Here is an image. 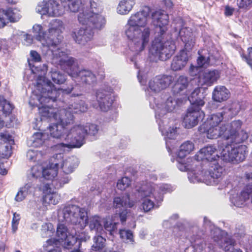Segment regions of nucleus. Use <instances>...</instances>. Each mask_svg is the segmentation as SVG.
Returning a JSON list of instances; mask_svg holds the SVG:
<instances>
[{"label":"nucleus","instance_id":"3","mask_svg":"<svg viewBox=\"0 0 252 252\" xmlns=\"http://www.w3.org/2000/svg\"><path fill=\"white\" fill-rule=\"evenodd\" d=\"M151 12L149 7L144 6L131 15L125 27L129 49L136 56L145 49L153 34V30L147 26Z\"/></svg>","mask_w":252,"mask_h":252},{"label":"nucleus","instance_id":"23","mask_svg":"<svg viewBox=\"0 0 252 252\" xmlns=\"http://www.w3.org/2000/svg\"><path fill=\"white\" fill-rule=\"evenodd\" d=\"M195 158L197 161H207L208 165L217 161L220 156L216 147L208 145L201 149L196 155Z\"/></svg>","mask_w":252,"mask_h":252},{"label":"nucleus","instance_id":"14","mask_svg":"<svg viewBox=\"0 0 252 252\" xmlns=\"http://www.w3.org/2000/svg\"><path fill=\"white\" fill-rule=\"evenodd\" d=\"M225 232L218 228H214L211 230V236L216 242L225 252H243L240 249H235L233 246L235 241L229 237L224 236Z\"/></svg>","mask_w":252,"mask_h":252},{"label":"nucleus","instance_id":"31","mask_svg":"<svg viewBox=\"0 0 252 252\" xmlns=\"http://www.w3.org/2000/svg\"><path fill=\"white\" fill-rule=\"evenodd\" d=\"M200 90L201 89L199 87L196 88L189 97V100L191 104L190 107L200 108L204 105V95L203 93H201Z\"/></svg>","mask_w":252,"mask_h":252},{"label":"nucleus","instance_id":"40","mask_svg":"<svg viewBox=\"0 0 252 252\" xmlns=\"http://www.w3.org/2000/svg\"><path fill=\"white\" fill-rule=\"evenodd\" d=\"M195 252H203L206 244L200 235L193 234L189 239Z\"/></svg>","mask_w":252,"mask_h":252},{"label":"nucleus","instance_id":"48","mask_svg":"<svg viewBox=\"0 0 252 252\" xmlns=\"http://www.w3.org/2000/svg\"><path fill=\"white\" fill-rule=\"evenodd\" d=\"M94 244L92 246V249L94 251H97L101 250L104 247L105 239H104L100 234H98L94 237Z\"/></svg>","mask_w":252,"mask_h":252},{"label":"nucleus","instance_id":"2","mask_svg":"<svg viewBox=\"0 0 252 252\" xmlns=\"http://www.w3.org/2000/svg\"><path fill=\"white\" fill-rule=\"evenodd\" d=\"M33 71L37 72L40 74L36 80L35 88L32 91L29 100L30 105L38 107L39 112L42 117H47L54 119L57 121L55 124L50 125L48 129V134L51 137L54 138H64L69 144L70 140L66 138L67 134H65V126L70 124H65L62 122L61 118L62 115L58 112L57 108L50 107L47 103L55 102L61 93L69 94L73 88L70 87L66 89H57L52 83L46 79L44 76L47 71V66L43 64L42 67L35 66L32 69Z\"/></svg>","mask_w":252,"mask_h":252},{"label":"nucleus","instance_id":"49","mask_svg":"<svg viewBox=\"0 0 252 252\" xmlns=\"http://www.w3.org/2000/svg\"><path fill=\"white\" fill-rule=\"evenodd\" d=\"M28 158L32 161H39L41 160L42 154L38 150H29L27 154Z\"/></svg>","mask_w":252,"mask_h":252},{"label":"nucleus","instance_id":"36","mask_svg":"<svg viewBox=\"0 0 252 252\" xmlns=\"http://www.w3.org/2000/svg\"><path fill=\"white\" fill-rule=\"evenodd\" d=\"M35 187L33 185L29 183L20 188L16 194L15 200L17 202H21L26 199L27 196L34 192Z\"/></svg>","mask_w":252,"mask_h":252},{"label":"nucleus","instance_id":"27","mask_svg":"<svg viewBox=\"0 0 252 252\" xmlns=\"http://www.w3.org/2000/svg\"><path fill=\"white\" fill-rule=\"evenodd\" d=\"M205 130L208 138L217 139L218 137H222L226 139H228V135L226 134V125L206 126Z\"/></svg>","mask_w":252,"mask_h":252},{"label":"nucleus","instance_id":"21","mask_svg":"<svg viewBox=\"0 0 252 252\" xmlns=\"http://www.w3.org/2000/svg\"><path fill=\"white\" fill-rule=\"evenodd\" d=\"M83 25H85L86 27H82L73 32L72 36L76 42L85 45L93 39L94 33L93 30L97 29L93 28L86 24Z\"/></svg>","mask_w":252,"mask_h":252},{"label":"nucleus","instance_id":"10","mask_svg":"<svg viewBox=\"0 0 252 252\" xmlns=\"http://www.w3.org/2000/svg\"><path fill=\"white\" fill-rule=\"evenodd\" d=\"M180 38L185 44L183 49L172 60L171 67L172 70L177 71L182 69L189 60L188 51L191 50L195 44V36L190 28L183 27L179 31Z\"/></svg>","mask_w":252,"mask_h":252},{"label":"nucleus","instance_id":"8","mask_svg":"<svg viewBox=\"0 0 252 252\" xmlns=\"http://www.w3.org/2000/svg\"><path fill=\"white\" fill-rule=\"evenodd\" d=\"M97 126L94 124H87L86 125H77L70 130L66 138L70 140L69 144L60 143L56 146L57 149L64 151V149L80 148L84 143L86 135H95L98 132Z\"/></svg>","mask_w":252,"mask_h":252},{"label":"nucleus","instance_id":"50","mask_svg":"<svg viewBox=\"0 0 252 252\" xmlns=\"http://www.w3.org/2000/svg\"><path fill=\"white\" fill-rule=\"evenodd\" d=\"M120 235L123 240L126 243H133L134 240L133 238V234L129 230L121 229L120 230Z\"/></svg>","mask_w":252,"mask_h":252},{"label":"nucleus","instance_id":"63","mask_svg":"<svg viewBox=\"0 0 252 252\" xmlns=\"http://www.w3.org/2000/svg\"><path fill=\"white\" fill-rule=\"evenodd\" d=\"M234 11V9L233 8L227 6L225 8V14L226 16H231L232 15Z\"/></svg>","mask_w":252,"mask_h":252},{"label":"nucleus","instance_id":"29","mask_svg":"<svg viewBox=\"0 0 252 252\" xmlns=\"http://www.w3.org/2000/svg\"><path fill=\"white\" fill-rule=\"evenodd\" d=\"M48 16L51 17H60L65 13L64 7L55 0H49L47 1Z\"/></svg>","mask_w":252,"mask_h":252},{"label":"nucleus","instance_id":"58","mask_svg":"<svg viewBox=\"0 0 252 252\" xmlns=\"http://www.w3.org/2000/svg\"><path fill=\"white\" fill-rule=\"evenodd\" d=\"M248 64H252V48H248L247 54L246 55L243 54L241 55Z\"/></svg>","mask_w":252,"mask_h":252},{"label":"nucleus","instance_id":"19","mask_svg":"<svg viewBox=\"0 0 252 252\" xmlns=\"http://www.w3.org/2000/svg\"><path fill=\"white\" fill-rule=\"evenodd\" d=\"M62 153H60L56 154L51 158L49 166L43 168L41 178L52 181L53 183V181L57 176L59 164L62 160Z\"/></svg>","mask_w":252,"mask_h":252},{"label":"nucleus","instance_id":"6","mask_svg":"<svg viewBox=\"0 0 252 252\" xmlns=\"http://www.w3.org/2000/svg\"><path fill=\"white\" fill-rule=\"evenodd\" d=\"M173 190L170 185H157L152 182H145L137 187L139 195L144 198L142 207L145 212L150 211L154 207L163 200V194ZM158 206L159 205H158Z\"/></svg>","mask_w":252,"mask_h":252},{"label":"nucleus","instance_id":"47","mask_svg":"<svg viewBox=\"0 0 252 252\" xmlns=\"http://www.w3.org/2000/svg\"><path fill=\"white\" fill-rule=\"evenodd\" d=\"M54 232L53 225L51 223L46 222L42 225L40 234L43 238L51 236Z\"/></svg>","mask_w":252,"mask_h":252},{"label":"nucleus","instance_id":"35","mask_svg":"<svg viewBox=\"0 0 252 252\" xmlns=\"http://www.w3.org/2000/svg\"><path fill=\"white\" fill-rule=\"evenodd\" d=\"M189 84V80L187 77L185 76H179L172 88L173 93L174 94L184 93L186 91Z\"/></svg>","mask_w":252,"mask_h":252},{"label":"nucleus","instance_id":"37","mask_svg":"<svg viewBox=\"0 0 252 252\" xmlns=\"http://www.w3.org/2000/svg\"><path fill=\"white\" fill-rule=\"evenodd\" d=\"M49 139L48 132H36L32 137V143L31 144L32 146L35 147H40L44 144L47 145V143Z\"/></svg>","mask_w":252,"mask_h":252},{"label":"nucleus","instance_id":"62","mask_svg":"<svg viewBox=\"0 0 252 252\" xmlns=\"http://www.w3.org/2000/svg\"><path fill=\"white\" fill-rule=\"evenodd\" d=\"M127 214L126 210H125L120 213L119 216L122 223H124L126 220Z\"/></svg>","mask_w":252,"mask_h":252},{"label":"nucleus","instance_id":"43","mask_svg":"<svg viewBox=\"0 0 252 252\" xmlns=\"http://www.w3.org/2000/svg\"><path fill=\"white\" fill-rule=\"evenodd\" d=\"M223 117L222 112H220L216 114H213L207 119L205 125L206 126H220V125H225L222 123Z\"/></svg>","mask_w":252,"mask_h":252},{"label":"nucleus","instance_id":"57","mask_svg":"<svg viewBox=\"0 0 252 252\" xmlns=\"http://www.w3.org/2000/svg\"><path fill=\"white\" fill-rule=\"evenodd\" d=\"M20 220V215L14 213L13 214V219L12 221V231L13 233H15L18 229V225Z\"/></svg>","mask_w":252,"mask_h":252},{"label":"nucleus","instance_id":"46","mask_svg":"<svg viewBox=\"0 0 252 252\" xmlns=\"http://www.w3.org/2000/svg\"><path fill=\"white\" fill-rule=\"evenodd\" d=\"M50 73L52 79L55 83L61 84L63 83L65 81L64 75L57 70L56 69H52Z\"/></svg>","mask_w":252,"mask_h":252},{"label":"nucleus","instance_id":"34","mask_svg":"<svg viewBox=\"0 0 252 252\" xmlns=\"http://www.w3.org/2000/svg\"><path fill=\"white\" fill-rule=\"evenodd\" d=\"M230 93L223 86H216L213 92V99L217 102H221L227 100L229 97Z\"/></svg>","mask_w":252,"mask_h":252},{"label":"nucleus","instance_id":"56","mask_svg":"<svg viewBox=\"0 0 252 252\" xmlns=\"http://www.w3.org/2000/svg\"><path fill=\"white\" fill-rule=\"evenodd\" d=\"M237 4L239 8L248 10L252 6V0H237Z\"/></svg>","mask_w":252,"mask_h":252},{"label":"nucleus","instance_id":"60","mask_svg":"<svg viewBox=\"0 0 252 252\" xmlns=\"http://www.w3.org/2000/svg\"><path fill=\"white\" fill-rule=\"evenodd\" d=\"M4 9H0V29L5 26L7 20L4 18Z\"/></svg>","mask_w":252,"mask_h":252},{"label":"nucleus","instance_id":"12","mask_svg":"<svg viewBox=\"0 0 252 252\" xmlns=\"http://www.w3.org/2000/svg\"><path fill=\"white\" fill-rule=\"evenodd\" d=\"M87 109V105L84 100L76 98L71 100L65 108L58 110V112L62 115L61 120L63 123L72 124L74 119L73 114L84 113Z\"/></svg>","mask_w":252,"mask_h":252},{"label":"nucleus","instance_id":"52","mask_svg":"<svg viewBox=\"0 0 252 252\" xmlns=\"http://www.w3.org/2000/svg\"><path fill=\"white\" fill-rule=\"evenodd\" d=\"M68 174H65L63 177H59L58 179L53 181V185L57 189L62 187L64 184H67L70 181V178Z\"/></svg>","mask_w":252,"mask_h":252},{"label":"nucleus","instance_id":"1","mask_svg":"<svg viewBox=\"0 0 252 252\" xmlns=\"http://www.w3.org/2000/svg\"><path fill=\"white\" fill-rule=\"evenodd\" d=\"M36 39L40 41L47 54L52 56V63L59 64L72 79L79 85H92L96 82L95 75L90 70H79L77 61L68 56L59 47L62 40L61 34L64 30L63 22L60 19H53L48 25L47 31L41 25H34L32 28Z\"/></svg>","mask_w":252,"mask_h":252},{"label":"nucleus","instance_id":"11","mask_svg":"<svg viewBox=\"0 0 252 252\" xmlns=\"http://www.w3.org/2000/svg\"><path fill=\"white\" fill-rule=\"evenodd\" d=\"M102 8L94 1H90V9H83L78 16L79 22L81 24H86L93 28L100 30L104 27L106 21L104 17L99 14Z\"/></svg>","mask_w":252,"mask_h":252},{"label":"nucleus","instance_id":"32","mask_svg":"<svg viewBox=\"0 0 252 252\" xmlns=\"http://www.w3.org/2000/svg\"><path fill=\"white\" fill-rule=\"evenodd\" d=\"M87 224H88L91 231H94L97 234H101L104 231L101 218L98 216H94L90 218L87 217Z\"/></svg>","mask_w":252,"mask_h":252},{"label":"nucleus","instance_id":"16","mask_svg":"<svg viewBox=\"0 0 252 252\" xmlns=\"http://www.w3.org/2000/svg\"><path fill=\"white\" fill-rule=\"evenodd\" d=\"M39 189L45 194L43 198L42 205L38 208L39 214L43 215L47 210L48 205H55L59 203L61 196L56 192L52 191L50 186L48 184L41 185Z\"/></svg>","mask_w":252,"mask_h":252},{"label":"nucleus","instance_id":"28","mask_svg":"<svg viewBox=\"0 0 252 252\" xmlns=\"http://www.w3.org/2000/svg\"><path fill=\"white\" fill-rule=\"evenodd\" d=\"M62 157V160L59 165H60L63 172L65 174L71 173L78 165L79 161L78 158L76 157L72 156L63 159V154Z\"/></svg>","mask_w":252,"mask_h":252},{"label":"nucleus","instance_id":"9","mask_svg":"<svg viewBox=\"0 0 252 252\" xmlns=\"http://www.w3.org/2000/svg\"><path fill=\"white\" fill-rule=\"evenodd\" d=\"M60 222L71 224L83 229L87 224V212L85 209L69 205L60 209L58 212Z\"/></svg>","mask_w":252,"mask_h":252},{"label":"nucleus","instance_id":"5","mask_svg":"<svg viewBox=\"0 0 252 252\" xmlns=\"http://www.w3.org/2000/svg\"><path fill=\"white\" fill-rule=\"evenodd\" d=\"M149 100L150 107L155 110L159 129L164 136L167 147V139H174L178 135L177 127L173 126V123L169 122L167 118L168 114L174 110L177 102L172 96L169 97L165 101L160 102L155 97L149 96Z\"/></svg>","mask_w":252,"mask_h":252},{"label":"nucleus","instance_id":"7","mask_svg":"<svg viewBox=\"0 0 252 252\" xmlns=\"http://www.w3.org/2000/svg\"><path fill=\"white\" fill-rule=\"evenodd\" d=\"M208 170H191L188 172L189 181L193 183L203 182L207 185H215L218 184L224 175V169L217 161L207 165Z\"/></svg>","mask_w":252,"mask_h":252},{"label":"nucleus","instance_id":"45","mask_svg":"<svg viewBox=\"0 0 252 252\" xmlns=\"http://www.w3.org/2000/svg\"><path fill=\"white\" fill-rule=\"evenodd\" d=\"M13 109V106L9 101L0 95V111L5 115H9Z\"/></svg>","mask_w":252,"mask_h":252},{"label":"nucleus","instance_id":"15","mask_svg":"<svg viewBox=\"0 0 252 252\" xmlns=\"http://www.w3.org/2000/svg\"><path fill=\"white\" fill-rule=\"evenodd\" d=\"M250 198L252 203V184L247 185L240 191L232 190L229 199L232 206L242 208Z\"/></svg>","mask_w":252,"mask_h":252},{"label":"nucleus","instance_id":"64","mask_svg":"<svg viewBox=\"0 0 252 252\" xmlns=\"http://www.w3.org/2000/svg\"><path fill=\"white\" fill-rule=\"evenodd\" d=\"M32 36L30 35H27L24 42V44L27 46H29L32 43Z\"/></svg>","mask_w":252,"mask_h":252},{"label":"nucleus","instance_id":"61","mask_svg":"<svg viewBox=\"0 0 252 252\" xmlns=\"http://www.w3.org/2000/svg\"><path fill=\"white\" fill-rule=\"evenodd\" d=\"M49 246H53L54 248L53 249L49 250L48 252H61V249L59 248L58 245L56 246L55 245H48L47 247L44 248L43 247V248L44 249H46V250H48Z\"/></svg>","mask_w":252,"mask_h":252},{"label":"nucleus","instance_id":"44","mask_svg":"<svg viewBox=\"0 0 252 252\" xmlns=\"http://www.w3.org/2000/svg\"><path fill=\"white\" fill-rule=\"evenodd\" d=\"M240 109V106L238 103H234L231 105L224 108L221 112L223 113V116L225 117L232 118L236 116Z\"/></svg>","mask_w":252,"mask_h":252},{"label":"nucleus","instance_id":"22","mask_svg":"<svg viewBox=\"0 0 252 252\" xmlns=\"http://www.w3.org/2000/svg\"><path fill=\"white\" fill-rule=\"evenodd\" d=\"M204 117L200 108L190 107L184 117L183 123L186 128H191L197 125L199 121Z\"/></svg>","mask_w":252,"mask_h":252},{"label":"nucleus","instance_id":"42","mask_svg":"<svg viewBox=\"0 0 252 252\" xmlns=\"http://www.w3.org/2000/svg\"><path fill=\"white\" fill-rule=\"evenodd\" d=\"M4 18L7 20L5 26L8 23L9 21L15 22L19 20L21 17L19 11L17 9L9 8L6 10H4Z\"/></svg>","mask_w":252,"mask_h":252},{"label":"nucleus","instance_id":"4","mask_svg":"<svg viewBox=\"0 0 252 252\" xmlns=\"http://www.w3.org/2000/svg\"><path fill=\"white\" fill-rule=\"evenodd\" d=\"M151 17L156 26V32L155 39L149 49V57L153 62H157L159 60H166L172 56L176 49L173 41H164L163 39L164 35L167 30L168 15L163 11L158 10L153 12Z\"/></svg>","mask_w":252,"mask_h":252},{"label":"nucleus","instance_id":"33","mask_svg":"<svg viewBox=\"0 0 252 252\" xmlns=\"http://www.w3.org/2000/svg\"><path fill=\"white\" fill-rule=\"evenodd\" d=\"M113 205L115 208H119L122 210L123 209L132 207L134 202L130 200L129 195L126 194L122 196L115 197Z\"/></svg>","mask_w":252,"mask_h":252},{"label":"nucleus","instance_id":"25","mask_svg":"<svg viewBox=\"0 0 252 252\" xmlns=\"http://www.w3.org/2000/svg\"><path fill=\"white\" fill-rule=\"evenodd\" d=\"M220 77V72L216 69L206 70L200 72L198 76V85L211 86Z\"/></svg>","mask_w":252,"mask_h":252},{"label":"nucleus","instance_id":"30","mask_svg":"<svg viewBox=\"0 0 252 252\" xmlns=\"http://www.w3.org/2000/svg\"><path fill=\"white\" fill-rule=\"evenodd\" d=\"M63 5L65 12L76 13L83 9L82 0H60Z\"/></svg>","mask_w":252,"mask_h":252},{"label":"nucleus","instance_id":"55","mask_svg":"<svg viewBox=\"0 0 252 252\" xmlns=\"http://www.w3.org/2000/svg\"><path fill=\"white\" fill-rule=\"evenodd\" d=\"M36 11L42 15H48L47 2L42 1L38 4L36 7Z\"/></svg>","mask_w":252,"mask_h":252},{"label":"nucleus","instance_id":"18","mask_svg":"<svg viewBox=\"0 0 252 252\" xmlns=\"http://www.w3.org/2000/svg\"><path fill=\"white\" fill-rule=\"evenodd\" d=\"M194 149V145L190 141L184 142L180 147V149L177 153L176 161L178 163L177 167L182 171H189V165L185 162L184 158L189 154Z\"/></svg>","mask_w":252,"mask_h":252},{"label":"nucleus","instance_id":"26","mask_svg":"<svg viewBox=\"0 0 252 252\" xmlns=\"http://www.w3.org/2000/svg\"><path fill=\"white\" fill-rule=\"evenodd\" d=\"M57 235L58 237V239H50L48 240L45 244H44L43 247H47L48 245H53L56 246L59 245L60 243L64 242V247L66 249H70L71 247H67L65 245L67 239L70 235H73L72 234H67V228L64 224H59L57 227Z\"/></svg>","mask_w":252,"mask_h":252},{"label":"nucleus","instance_id":"39","mask_svg":"<svg viewBox=\"0 0 252 252\" xmlns=\"http://www.w3.org/2000/svg\"><path fill=\"white\" fill-rule=\"evenodd\" d=\"M197 66L191 65L189 68L191 75L195 76L198 72L199 67H207L210 64V58L203 56H199L197 59Z\"/></svg>","mask_w":252,"mask_h":252},{"label":"nucleus","instance_id":"13","mask_svg":"<svg viewBox=\"0 0 252 252\" xmlns=\"http://www.w3.org/2000/svg\"><path fill=\"white\" fill-rule=\"evenodd\" d=\"M247 149V147L243 145L236 147L227 146L221 153V158L226 162H241L245 159Z\"/></svg>","mask_w":252,"mask_h":252},{"label":"nucleus","instance_id":"24","mask_svg":"<svg viewBox=\"0 0 252 252\" xmlns=\"http://www.w3.org/2000/svg\"><path fill=\"white\" fill-rule=\"evenodd\" d=\"M96 97L101 111L105 112L110 109L114 100L111 89L108 91L104 90L98 91L96 93Z\"/></svg>","mask_w":252,"mask_h":252},{"label":"nucleus","instance_id":"41","mask_svg":"<svg viewBox=\"0 0 252 252\" xmlns=\"http://www.w3.org/2000/svg\"><path fill=\"white\" fill-rule=\"evenodd\" d=\"M135 0H122L117 7L118 12L122 15L128 13L135 4Z\"/></svg>","mask_w":252,"mask_h":252},{"label":"nucleus","instance_id":"20","mask_svg":"<svg viewBox=\"0 0 252 252\" xmlns=\"http://www.w3.org/2000/svg\"><path fill=\"white\" fill-rule=\"evenodd\" d=\"M172 81L170 75H158L151 79L149 82L147 94L150 95V91L156 94L168 87Z\"/></svg>","mask_w":252,"mask_h":252},{"label":"nucleus","instance_id":"17","mask_svg":"<svg viewBox=\"0 0 252 252\" xmlns=\"http://www.w3.org/2000/svg\"><path fill=\"white\" fill-rule=\"evenodd\" d=\"M242 122L240 120L234 121L228 124H226V134L228 135V139L236 143L243 142L248 138V134L241 130Z\"/></svg>","mask_w":252,"mask_h":252},{"label":"nucleus","instance_id":"54","mask_svg":"<svg viewBox=\"0 0 252 252\" xmlns=\"http://www.w3.org/2000/svg\"><path fill=\"white\" fill-rule=\"evenodd\" d=\"M43 170V167L39 164H37L33 166L31 171V175L32 177L35 178H41L42 176V171Z\"/></svg>","mask_w":252,"mask_h":252},{"label":"nucleus","instance_id":"59","mask_svg":"<svg viewBox=\"0 0 252 252\" xmlns=\"http://www.w3.org/2000/svg\"><path fill=\"white\" fill-rule=\"evenodd\" d=\"M31 56L32 60L34 62H39L41 60L40 55L35 51H32L31 52Z\"/></svg>","mask_w":252,"mask_h":252},{"label":"nucleus","instance_id":"38","mask_svg":"<svg viewBox=\"0 0 252 252\" xmlns=\"http://www.w3.org/2000/svg\"><path fill=\"white\" fill-rule=\"evenodd\" d=\"M90 238V236L84 232H81L78 233H75V236L70 235L69 236L67 239L65 245L67 246V247L71 248L77 242V241L78 240L79 243L77 246H79L80 245V242H86L89 240Z\"/></svg>","mask_w":252,"mask_h":252},{"label":"nucleus","instance_id":"53","mask_svg":"<svg viewBox=\"0 0 252 252\" xmlns=\"http://www.w3.org/2000/svg\"><path fill=\"white\" fill-rule=\"evenodd\" d=\"M131 184V180L127 177H124L119 180L117 187L120 190H125L128 188Z\"/></svg>","mask_w":252,"mask_h":252},{"label":"nucleus","instance_id":"51","mask_svg":"<svg viewBox=\"0 0 252 252\" xmlns=\"http://www.w3.org/2000/svg\"><path fill=\"white\" fill-rule=\"evenodd\" d=\"M117 224L118 223L114 222L112 220H107L104 222V228L110 235H113L116 231Z\"/></svg>","mask_w":252,"mask_h":252}]
</instances>
